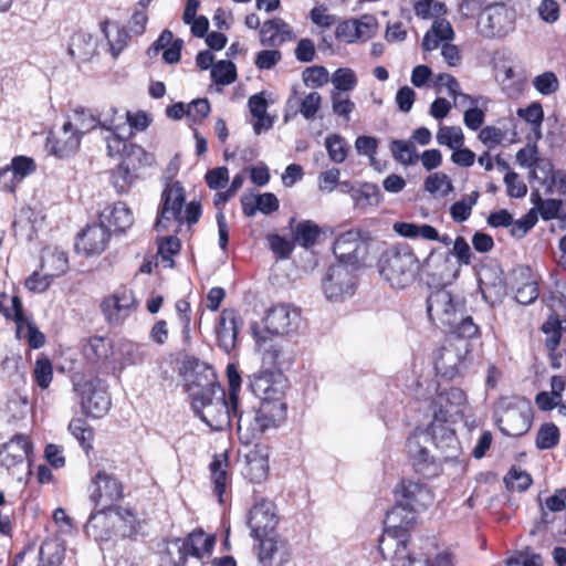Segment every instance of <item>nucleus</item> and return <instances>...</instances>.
Returning a JSON list of instances; mask_svg holds the SVG:
<instances>
[{
    "instance_id": "nucleus-1",
    "label": "nucleus",
    "mask_w": 566,
    "mask_h": 566,
    "mask_svg": "<svg viewBox=\"0 0 566 566\" xmlns=\"http://www.w3.org/2000/svg\"><path fill=\"white\" fill-rule=\"evenodd\" d=\"M228 396L217 380L212 367L206 364H197L188 379V391L191 398L193 412L206 424H212L217 420L216 415L224 412L228 424L238 416L239 391L241 388V376L234 364L227 366Z\"/></svg>"
},
{
    "instance_id": "nucleus-2",
    "label": "nucleus",
    "mask_w": 566,
    "mask_h": 566,
    "mask_svg": "<svg viewBox=\"0 0 566 566\" xmlns=\"http://www.w3.org/2000/svg\"><path fill=\"white\" fill-rule=\"evenodd\" d=\"M380 275L394 289H406L417 281L421 262L408 244L387 249L378 262Z\"/></svg>"
},
{
    "instance_id": "nucleus-3",
    "label": "nucleus",
    "mask_w": 566,
    "mask_h": 566,
    "mask_svg": "<svg viewBox=\"0 0 566 566\" xmlns=\"http://www.w3.org/2000/svg\"><path fill=\"white\" fill-rule=\"evenodd\" d=\"M439 431L448 430L454 436L450 427H416L407 439V451L415 471L424 478H434L442 471L439 460L430 454L428 447L436 444L434 436Z\"/></svg>"
},
{
    "instance_id": "nucleus-4",
    "label": "nucleus",
    "mask_w": 566,
    "mask_h": 566,
    "mask_svg": "<svg viewBox=\"0 0 566 566\" xmlns=\"http://www.w3.org/2000/svg\"><path fill=\"white\" fill-rule=\"evenodd\" d=\"M416 521L413 510L407 507L402 502L398 501L390 510L387 511L384 520V534L379 539L378 549L388 554L394 546L399 547L402 543H408V527Z\"/></svg>"
},
{
    "instance_id": "nucleus-5",
    "label": "nucleus",
    "mask_w": 566,
    "mask_h": 566,
    "mask_svg": "<svg viewBox=\"0 0 566 566\" xmlns=\"http://www.w3.org/2000/svg\"><path fill=\"white\" fill-rule=\"evenodd\" d=\"M429 408L432 411V421L428 424H433V422L450 424L463 422V424H470L465 417V410L468 409L467 395L460 388L451 387L448 390L440 391L430 402Z\"/></svg>"
},
{
    "instance_id": "nucleus-6",
    "label": "nucleus",
    "mask_w": 566,
    "mask_h": 566,
    "mask_svg": "<svg viewBox=\"0 0 566 566\" xmlns=\"http://www.w3.org/2000/svg\"><path fill=\"white\" fill-rule=\"evenodd\" d=\"M74 390L81 396L82 411L92 419L105 416L111 407V397L105 380L93 377L73 381Z\"/></svg>"
},
{
    "instance_id": "nucleus-7",
    "label": "nucleus",
    "mask_w": 566,
    "mask_h": 566,
    "mask_svg": "<svg viewBox=\"0 0 566 566\" xmlns=\"http://www.w3.org/2000/svg\"><path fill=\"white\" fill-rule=\"evenodd\" d=\"M464 310V300L444 287L431 292L427 298V313L430 321L442 328L453 324Z\"/></svg>"
},
{
    "instance_id": "nucleus-8",
    "label": "nucleus",
    "mask_w": 566,
    "mask_h": 566,
    "mask_svg": "<svg viewBox=\"0 0 566 566\" xmlns=\"http://www.w3.org/2000/svg\"><path fill=\"white\" fill-rule=\"evenodd\" d=\"M261 332L269 336H284L295 333L301 325L300 311L290 304H277L269 308L263 317Z\"/></svg>"
},
{
    "instance_id": "nucleus-9",
    "label": "nucleus",
    "mask_w": 566,
    "mask_h": 566,
    "mask_svg": "<svg viewBox=\"0 0 566 566\" xmlns=\"http://www.w3.org/2000/svg\"><path fill=\"white\" fill-rule=\"evenodd\" d=\"M515 11L504 3L488 6L478 22L481 34L486 38H502L515 28Z\"/></svg>"
},
{
    "instance_id": "nucleus-10",
    "label": "nucleus",
    "mask_w": 566,
    "mask_h": 566,
    "mask_svg": "<svg viewBox=\"0 0 566 566\" xmlns=\"http://www.w3.org/2000/svg\"><path fill=\"white\" fill-rule=\"evenodd\" d=\"M279 521L275 503L264 497L255 501L247 515V524L253 538L274 534Z\"/></svg>"
},
{
    "instance_id": "nucleus-11",
    "label": "nucleus",
    "mask_w": 566,
    "mask_h": 566,
    "mask_svg": "<svg viewBox=\"0 0 566 566\" xmlns=\"http://www.w3.org/2000/svg\"><path fill=\"white\" fill-rule=\"evenodd\" d=\"M356 274L347 265L337 263L331 265L323 280V291L331 301H342L355 293Z\"/></svg>"
},
{
    "instance_id": "nucleus-12",
    "label": "nucleus",
    "mask_w": 566,
    "mask_h": 566,
    "mask_svg": "<svg viewBox=\"0 0 566 566\" xmlns=\"http://www.w3.org/2000/svg\"><path fill=\"white\" fill-rule=\"evenodd\" d=\"M124 497V488L122 482L113 474L106 471H98L92 479L90 488V500L95 507H108L114 510L115 502Z\"/></svg>"
},
{
    "instance_id": "nucleus-13",
    "label": "nucleus",
    "mask_w": 566,
    "mask_h": 566,
    "mask_svg": "<svg viewBox=\"0 0 566 566\" xmlns=\"http://www.w3.org/2000/svg\"><path fill=\"white\" fill-rule=\"evenodd\" d=\"M170 544L177 551V558H172V566H185L188 557H196L202 559L210 555L214 545V538L206 536L205 533L199 531L191 532L185 538H174Z\"/></svg>"
},
{
    "instance_id": "nucleus-14",
    "label": "nucleus",
    "mask_w": 566,
    "mask_h": 566,
    "mask_svg": "<svg viewBox=\"0 0 566 566\" xmlns=\"http://www.w3.org/2000/svg\"><path fill=\"white\" fill-rule=\"evenodd\" d=\"M287 405L283 401V395L279 397H269L259 401V407H253L252 410H239L238 424L241 421L252 422L259 424H277L286 420Z\"/></svg>"
},
{
    "instance_id": "nucleus-15",
    "label": "nucleus",
    "mask_w": 566,
    "mask_h": 566,
    "mask_svg": "<svg viewBox=\"0 0 566 566\" xmlns=\"http://www.w3.org/2000/svg\"><path fill=\"white\" fill-rule=\"evenodd\" d=\"M137 306L134 292L123 287L102 301L101 311L111 326H119L136 311Z\"/></svg>"
},
{
    "instance_id": "nucleus-16",
    "label": "nucleus",
    "mask_w": 566,
    "mask_h": 566,
    "mask_svg": "<svg viewBox=\"0 0 566 566\" xmlns=\"http://www.w3.org/2000/svg\"><path fill=\"white\" fill-rule=\"evenodd\" d=\"M185 203L184 188L179 181L166 187L161 193V207L155 221V229L168 230L172 221L182 223V207Z\"/></svg>"
},
{
    "instance_id": "nucleus-17",
    "label": "nucleus",
    "mask_w": 566,
    "mask_h": 566,
    "mask_svg": "<svg viewBox=\"0 0 566 566\" xmlns=\"http://www.w3.org/2000/svg\"><path fill=\"white\" fill-rule=\"evenodd\" d=\"M113 137L108 140L107 155L109 157H119L120 164L132 168L135 172L142 167L151 166L154 156L147 153L142 146L128 143L127 138Z\"/></svg>"
},
{
    "instance_id": "nucleus-18",
    "label": "nucleus",
    "mask_w": 566,
    "mask_h": 566,
    "mask_svg": "<svg viewBox=\"0 0 566 566\" xmlns=\"http://www.w3.org/2000/svg\"><path fill=\"white\" fill-rule=\"evenodd\" d=\"M285 378L276 368H262L248 376V388L261 400L284 395Z\"/></svg>"
},
{
    "instance_id": "nucleus-19",
    "label": "nucleus",
    "mask_w": 566,
    "mask_h": 566,
    "mask_svg": "<svg viewBox=\"0 0 566 566\" xmlns=\"http://www.w3.org/2000/svg\"><path fill=\"white\" fill-rule=\"evenodd\" d=\"M509 287L514 293V298L522 305L534 303L538 295V280L528 265H516L509 277Z\"/></svg>"
},
{
    "instance_id": "nucleus-20",
    "label": "nucleus",
    "mask_w": 566,
    "mask_h": 566,
    "mask_svg": "<svg viewBox=\"0 0 566 566\" xmlns=\"http://www.w3.org/2000/svg\"><path fill=\"white\" fill-rule=\"evenodd\" d=\"M258 560L262 566H284L291 558L289 542L277 534L254 538Z\"/></svg>"
},
{
    "instance_id": "nucleus-21",
    "label": "nucleus",
    "mask_w": 566,
    "mask_h": 566,
    "mask_svg": "<svg viewBox=\"0 0 566 566\" xmlns=\"http://www.w3.org/2000/svg\"><path fill=\"white\" fill-rule=\"evenodd\" d=\"M80 134L74 130L71 120H66L57 132H51L46 138L45 148L57 158H67L78 150Z\"/></svg>"
},
{
    "instance_id": "nucleus-22",
    "label": "nucleus",
    "mask_w": 566,
    "mask_h": 566,
    "mask_svg": "<svg viewBox=\"0 0 566 566\" xmlns=\"http://www.w3.org/2000/svg\"><path fill=\"white\" fill-rule=\"evenodd\" d=\"M111 239V232L103 223H93L86 226L77 234L75 249L84 255L101 254L107 247Z\"/></svg>"
},
{
    "instance_id": "nucleus-23",
    "label": "nucleus",
    "mask_w": 566,
    "mask_h": 566,
    "mask_svg": "<svg viewBox=\"0 0 566 566\" xmlns=\"http://www.w3.org/2000/svg\"><path fill=\"white\" fill-rule=\"evenodd\" d=\"M533 406L530 400L516 398L513 401L501 400L494 411L495 424L503 422L532 424Z\"/></svg>"
},
{
    "instance_id": "nucleus-24",
    "label": "nucleus",
    "mask_w": 566,
    "mask_h": 566,
    "mask_svg": "<svg viewBox=\"0 0 566 566\" xmlns=\"http://www.w3.org/2000/svg\"><path fill=\"white\" fill-rule=\"evenodd\" d=\"M32 442L28 436L18 433L0 446V465L7 470L22 465L30 459Z\"/></svg>"
},
{
    "instance_id": "nucleus-25",
    "label": "nucleus",
    "mask_w": 566,
    "mask_h": 566,
    "mask_svg": "<svg viewBox=\"0 0 566 566\" xmlns=\"http://www.w3.org/2000/svg\"><path fill=\"white\" fill-rule=\"evenodd\" d=\"M396 493L400 496L398 501L415 513L427 509L433 501V494L427 484L411 480H402Z\"/></svg>"
},
{
    "instance_id": "nucleus-26",
    "label": "nucleus",
    "mask_w": 566,
    "mask_h": 566,
    "mask_svg": "<svg viewBox=\"0 0 566 566\" xmlns=\"http://www.w3.org/2000/svg\"><path fill=\"white\" fill-rule=\"evenodd\" d=\"M421 272L432 277L433 284H444L453 275L451 252L433 249L421 263Z\"/></svg>"
},
{
    "instance_id": "nucleus-27",
    "label": "nucleus",
    "mask_w": 566,
    "mask_h": 566,
    "mask_svg": "<svg viewBox=\"0 0 566 566\" xmlns=\"http://www.w3.org/2000/svg\"><path fill=\"white\" fill-rule=\"evenodd\" d=\"M242 322L237 311L224 308L221 312L218 324L216 326L218 346L229 354L237 344V336Z\"/></svg>"
},
{
    "instance_id": "nucleus-28",
    "label": "nucleus",
    "mask_w": 566,
    "mask_h": 566,
    "mask_svg": "<svg viewBox=\"0 0 566 566\" xmlns=\"http://www.w3.org/2000/svg\"><path fill=\"white\" fill-rule=\"evenodd\" d=\"M242 475L253 484H261L269 476V454L265 447L255 446L245 457Z\"/></svg>"
},
{
    "instance_id": "nucleus-29",
    "label": "nucleus",
    "mask_w": 566,
    "mask_h": 566,
    "mask_svg": "<svg viewBox=\"0 0 566 566\" xmlns=\"http://www.w3.org/2000/svg\"><path fill=\"white\" fill-rule=\"evenodd\" d=\"M83 354L96 370L107 369L114 354L113 342L107 337L93 336L84 346Z\"/></svg>"
},
{
    "instance_id": "nucleus-30",
    "label": "nucleus",
    "mask_w": 566,
    "mask_h": 566,
    "mask_svg": "<svg viewBox=\"0 0 566 566\" xmlns=\"http://www.w3.org/2000/svg\"><path fill=\"white\" fill-rule=\"evenodd\" d=\"M509 283L502 276V272H493L491 269L483 270L479 277V287L483 298L494 305L500 303L506 295Z\"/></svg>"
},
{
    "instance_id": "nucleus-31",
    "label": "nucleus",
    "mask_w": 566,
    "mask_h": 566,
    "mask_svg": "<svg viewBox=\"0 0 566 566\" xmlns=\"http://www.w3.org/2000/svg\"><path fill=\"white\" fill-rule=\"evenodd\" d=\"M360 232L358 230H348L339 234L334 244L333 252L338 259V263L354 264L357 262V250L360 245Z\"/></svg>"
},
{
    "instance_id": "nucleus-32",
    "label": "nucleus",
    "mask_w": 566,
    "mask_h": 566,
    "mask_svg": "<svg viewBox=\"0 0 566 566\" xmlns=\"http://www.w3.org/2000/svg\"><path fill=\"white\" fill-rule=\"evenodd\" d=\"M251 331L255 339L258 350L262 353L263 365H268V368H275L280 365L282 346L273 339L274 336L264 335V333L261 332V325L259 323H253Z\"/></svg>"
},
{
    "instance_id": "nucleus-33",
    "label": "nucleus",
    "mask_w": 566,
    "mask_h": 566,
    "mask_svg": "<svg viewBox=\"0 0 566 566\" xmlns=\"http://www.w3.org/2000/svg\"><path fill=\"white\" fill-rule=\"evenodd\" d=\"M292 38L291 27L281 18L265 21L260 29V42L263 46H277Z\"/></svg>"
},
{
    "instance_id": "nucleus-34",
    "label": "nucleus",
    "mask_w": 566,
    "mask_h": 566,
    "mask_svg": "<svg viewBox=\"0 0 566 566\" xmlns=\"http://www.w3.org/2000/svg\"><path fill=\"white\" fill-rule=\"evenodd\" d=\"M108 507L92 512L85 525V533L96 542L108 541L113 533V522L109 520Z\"/></svg>"
},
{
    "instance_id": "nucleus-35",
    "label": "nucleus",
    "mask_w": 566,
    "mask_h": 566,
    "mask_svg": "<svg viewBox=\"0 0 566 566\" xmlns=\"http://www.w3.org/2000/svg\"><path fill=\"white\" fill-rule=\"evenodd\" d=\"M228 454H216L209 464L210 479L213 486V493L217 495L220 504L224 502L223 495L226 494L229 484L228 475Z\"/></svg>"
},
{
    "instance_id": "nucleus-36",
    "label": "nucleus",
    "mask_w": 566,
    "mask_h": 566,
    "mask_svg": "<svg viewBox=\"0 0 566 566\" xmlns=\"http://www.w3.org/2000/svg\"><path fill=\"white\" fill-rule=\"evenodd\" d=\"M462 363L460 355L451 347L440 348L434 356V369L444 378L452 379L459 374Z\"/></svg>"
},
{
    "instance_id": "nucleus-37",
    "label": "nucleus",
    "mask_w": 566,
    "mask_h": 566,
    "mask_svg": "<svg viewBox=\"0 0 566 566\" xmlns=\"http://www.w3.org/2000/svg\"><path fill=\"white\" fill-rule=\"evenodd\" d=\"M67 51L72 57L85 62L96 53V42L92 34L78 31L72 35Z\"/></svg>"
},
{
    "instance_id": "nucleus-38",
    "label": "nucleus",
    "mask_w": 566,
    "mask_h": 566,
    "mask_svg": "<svg viewBox=\"0 0 566 566\" xmlns=\"http://www.w3.org/2000/svg\"><path fill=\"white\" fill-rule=\"evenodd\" d=\"M321 233V228L311 220H303L292 228L293 241L304 249L314 247Z\"/></svg>"
},
{
    "instance_id": "nucleus-39",
    "label": "nucleus",
    "mask_w": 566,
    "mask_h": 566,
    "mask_svg": "<svg viewBox=\"0 0 566 566\" xmlns=\"http://www.w3.org/2000/svg\"><path fill=\"white\" fill-rule=\"evenodd\" d=\"M102 216L107 219L109 226L114 227V231L120 233H124L134 223L133 212L126 203L122 201L114 203V206L109 208L108 214L104 212Z\"/></svg>"
},
{
    "instance_id": "nucleus-40",
    "label": "nucleus",
    "mask_w": 566,
    "mask_h": 566,
    "mask_svg": "<svg viewBox=\"0 0 566 566\" xmlns=\"http://www.w3.org/2000/svg\"><path fill=\"white\" fill-rule=\"evenodd\" d=\"M380 189L376 184L357 182V189L353 197L354 206L359 209L378 206L381 201Z\"/></svg>"
},
{
    "instance_id": "nucleus-41",
    "label": "nucleus",
    "mask_w": 566,
    "mask_h": 566,
    "mask_svg": "<svg viewBox=\"0 0 566 566\" xmlns=\"http://www.w3.org/2000/svg\"><path fill=\"white\" fill-rule=\"evenodd\" d=\"M113 511L122 523L119 526L122 536L135 538L142 528V521L137 517V514L133 510L123 506H115Z\"/></svg>"
},
{
    "instance_id": "nucleus-42",
    "label": "nucleus",
    "mask_w": 566,
    "mask_h": 566,
    "mask_svg": "<svg viewBox=\"0 0 566 566\" xmlns=\"http://www.w3.org/2000/svg\"><path fill=\"white\" fill-rule=\"evenodd\" d=\"M8 296L6 293H0V313L7 318L12 319L17 326V337H21V332L23 329V324L25 321L23 304L21 298L18 295L12 296L11 298V308L6 306V302Z\"/></svg>"
},
{
    "instance_id": "nucleus-43",
    "label": "nucleus",
    "mask_w": 566,
    "mask_h": 566,
    "mask_svg": "<svg viewBox=\"0 0 566 566\" xmlns=\"http://www.w3.org/2000/svg\"><path fill=\"white\" fill-rule=\"evenodd\" d=\"M389 149L394 159L401 165L410 166L419 160V155L412 140L392 139Z\"/></svg>"
},
{
    "instance_id": "nucleus-44",
    "label": "nucleus",
    "mask_w": 566,
    "mask_h": 566,
    "mask_svg": "<svg viewBox=\"0 0 566 566\" xmlns=\"http://www.w3.org/2000/svg\"><path fill=\"white\" fill-rule=\"evenodd\" d=\"M250 113L258 119L253 129L255 134H260L262 128L269 129L273 125V120L266 116L268 102L262 94L252 95L248 102Z\"/></svg>"
},
{
    "instance_id": "nucleus-45",
    "label": "nucleus",
    "mask_w": 566,
    "mask_h": 566,
    "mask_svg": "<svg viewBox=\"0 0 566 566\" xmlns=\"http://www.w3.org/2000/svg\"><path fill=\"white\" fill-rule=\"evenodd\" d=\"M147 345L137 344L130 340H122L118 343L117 352L120 356L123 365H139L147 356Z\"/></svg>"
},
{
    "instance_id": "nucleus-46",
    "label": "nucleus",
    "mask_w": 566,
    "mask_h": 566,
    "mask_svg": "<svg viewBox=\"0 0 566 566\" xmlns=\"http://www.w3.org/2000/svg\"><path fill=\"white\" fill-rule=\"evenodd\" d=\"M444 329L455 337L463 339H472L480 335V327L471 316H464L463 313L459 315V318L454 319L453 324H449Z\"/></svg>"
},
{
    "instance_id": "nucleus-47",
    "label": "nucleus",
    "mask_w": 566,
    "mask_h": 566,
    "mask_svg": "<svg viewBox=\"0 0 566 566\" xmlns=\"http://www.w3.org/2000/svg\"><path fill=\"white\" fill-rule=\"evenodd\" d=\"M138 178V174L119 163V165L111 171V181L117 193H127Z\"/></svg>"
},
{
    "instance_id": "nucleus-48",
    "label": "nucleus",
    "mask_w": 566,
    "mask_h": 566,
    "mask_svg": "<svg viewBox=\"0 0 566 566\" xmlns=\"http://www.w3.org/2000/svg\"><path fill=\"white\" fill-rule=\"evenodd\" d=\"M109 112H112V116L104 114V117L102 119H97V126L109 132V134L105 137L106 148H108V140L113 137H118L119 135V137L123 138L126 135H134V133L127 128V124L125 122L116 123V118L114 116L117 113V111L115 108L112 107Z\"/></svg>"
},
{
    "instance_id": "nucleus-49",
    "label": "nucleus",
    "mask_w": 566,
    "mask_h": 566,
    "mask_svg": "<svg viewBox=\"0 0 566 566\" xmlns=\"http://www.w3.org/2000/svg\"><path fill=\"white\" fill-rule=\"evenodd\" d=\"M479 197V191L474 190L461 200L455 201L450 207V216L452 220L457 223L467 221L470 218L472 208L476 205Z\"/></svg>"
},
{
    "instance_id": "nucleus-50",
    "label": "nucleus",
    "mask_w": 566,
    "mask_h": 566,
    "mask_svg": "<svg viewBox=\"0 0 566 566\" xmlns=\"http://www.w3.org/2000/svg\"><path fill=\"white\" fill-rule=\"evenodd\" d=\"M211 78L216 84L230 85L237 80V67L230 60H221L213 64Z\"/></svg>"
},
{
    "instance_id": "nucleus-51",
    "label": "nucleus",
    "mask_w": 566,
    "mask_h": 566,
    "mask_svg": "<svg viewBox=\"0 0 566 566\" xmlns=\"http://www.w3.org/2000/svg\"><path fill=\"white\" fill-rule=\"evenodd\" d=\"M437 143L450 149L460 148L464 144V135L459 126H441L436 135Z\"/></svg>"
},
{
    "instance_id": "nucleus-52",
    "label": "nucleus",
    "mask_w": 566,
    "mask_h": 566,
    "mask_svg": "<svg viewBox=\"0 0 566 566\" xmlns=\"http://www.w3.org/2000/svg\"><path fill=\"white\" fill-rule=\"evenodd\" d=\"M530 178L539 179L543 184H547V192H552V187L556 184L553 164L547 159L537 158L530 172Z\"/></svg>"
},
{
    "instance_id": "nucleus-53",
    "label": "nucleus",
    "mask_w": 566,
    "mask_h": 566,
    "mask_svg": "<svg viewBox=\"0 0 566 566\" xmlns=\"http://www.w3.org/2000/svg\"><path fill=\"white\" fill-rule=\"evenodd\" d=\"M325 147L328 157L333 163L342 164L347 158L348 147L340 135L333 134L327 136L325 138Z\"/></svg>"
},
{
    "instance_id": "nucleus-54",
    "label": "nucleus",
    "mask_w": 566,
    "mask_h": 566,
    "mask_svg": "<svg viewBox=\"0 0 566 566\" xmlns=\"http://www.w3.org/2000/svg\"><path fill=\"white\" fill-rule=\"evenodd\" d=\"M332 109L333 113L342 117L345 122L350 120V114L355 109V103L340 92H331Z\"/></svg>"
},
{
    "instance_id": "nucleus-55",
    "label": "nucleus",
    "mask_w": 566,
    "mask_h": 566,
    "mask_svg": "<svg viewBox=\"0 0 566 566\" xmlns=\"http://www.w3.org/2000/svg\"><path fill=\"white\" fill-rule=\"evenodd\" d=\"M504 482L509 489L524 492L532 485L533 479L526 471L512 467L505 475Z\"/></svg>"
},
{
    "instance_id": "nucleus-56",
    "label": "nucleus",
    "mask_w": 566,
    "mask_h": 566,
    "mask_svg": "<svg viewBox=\"0 0 566 566\" xmlns=\"http://www.w3.org/2000/svg\"><path fill=\"white\" fill-rule=\"evenodd\" d=\"M332 83L334 85L333 91L340 93L348 92L354 90V87L357 85V77L353 70L340 67L334 72L332 76Z\"/></svg>"
},
{
    "instance_id": "nucleus-57",
    "label": "nucleus",
    "mask_w": 566,
    "mask_h": 566,
    "mask_svg": "<svg viewBox=\"0 0 566 566\" xmlns=\"http://www.w3.org/2000/svg\"><path fill=\"white\" fill-rule=\"evenodd\" d=\"M33 377L41 389H46L50 386L53 378V367L48 357L43 356L36 359Z\"/></svg>"
},
{
    "instance_id": "nucleus-58",
    "label": "nucleus",
    "mask_w": 566,
    "mask_h": 566,
    "mask_svg": "<svg viewBox=\"0 0 566 566\" xmlns=\"http://www.w3.org/2000/svg\"><path fill=\"white\" fill-rule=\"evenodd\" d=\"M378 551L384 559H390L392 562L391 566H413L416 563V559L408 551L407 543L400 544L399 547L394 546L388 551V554L384 553L381 549Z\"/></svg>"
},
{
    "instance_id": "nucleus-59",
    "label": "nucleus",
    "mask_w": 566,
    "mask_h": 566,
    "mask_svg": "<svg viewBox=\"0 0 566 566\" xmlns=\"http://www.w3.org/2000/svg\"><path fill=\"white\" fill-rule=\"evenodd\" d=\"M517 115L533 126V130L541 138V125L544 119L543 107L539 103H532L526 108H518Z\"/></svg>"
},
{
    "instance_id": "nucleus-60",
    "label": "nucleus",
    "mask_w": 566,
    "mask_h": 566,
    "mask_svg": "<svg viewBox=\"0 0 566 566\" xmlns=\"http://www.w3.org/2000/svg\"><path fill=\"white\" fill-rule=\"evenodd\" d=\"M108 23H109L108 21L102 22V24H101L102 32L104 33V35L108 40L109 50H111L112 55L114 57H117L120 54V52L124 50V48L127 45V42H128L130 36H129V33H128V31L126 29L117 28L116 38L112 39L109 36V34H108V31H107Z\"/></svg>"
},
{
    "instance_id": "nucleus-61",
    "label": "nucleus",
    "mask_w": 566,
    "mask_h": 566,
    "mask_svg": "<svg viewBox=\"0 0 566 566\" xmlns=\"http://www.w3.org/2000/svg\"><path fill=\"white\" fill-rule=\"evenodd\" d=\"M533 86L542 95H551L558 91L559 81L554 72L547 71L534 77Z\"/></svg>"
},
{
    "instance_id": "nucleus-62",
    "label": "nucleus",
    "mask_w": 566,
    "mask_h": 566,
    "mask_svg": "<svg viewBox=\"0 0 566 566\" xmlns=\"http://www.w3.org/2000/svg\"><path fill=\"white\" fill-rule=\"evenodd\" d=\"M180 248V240L176 235H169L158 243V254L163 262H167L168 266H172V256L179 253Z\"/></svg>"
},
{
    "instance_id": "nucleus-63",
    "label": "nucleus",
    "mask_w": 566,
    "mask_h": 566,
    "mask_svg": "<svg viewBox=\"0 0 566 566\" xmlns=\"http://www.w3.org/2000/svg\"><path fill=\"white\" fill-rule=\"evenodd\" d=\"M271 251L277 259H287L294 250L295 242L287 240L280 234H271L268 237Z\"/></svg>"
},
{
    "instance_id": "nucleus-64",
    "label": "nucleus",
    "mask_w": 566,
    "mask_h": 566,
    "mask_svg": "<svg viewBox=\"0 0 566 566\" xmlns=\"http://www.w3.org/2000/svg\"><path fill=\"white\" fill-rule=\"evenodd\" d=\"M62 554L57 552L53 542L43 543L39 551V564L36 566H57L61 564Z\"/></svg>"
}]
</instances>
